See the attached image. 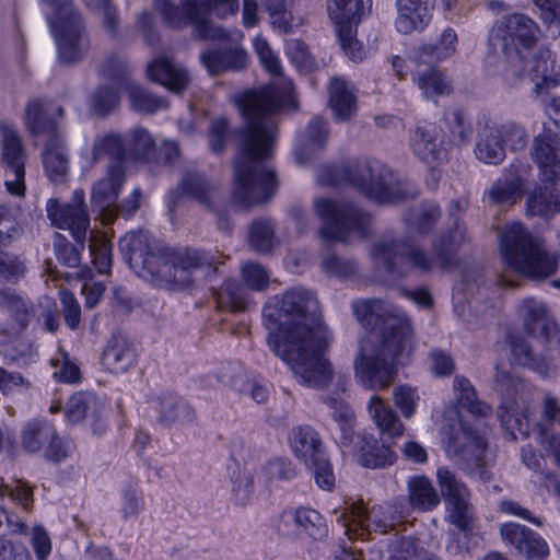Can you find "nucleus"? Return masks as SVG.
<instances>
[{
  "instance_id": "obj_1",
  "label": "nucleus",
  "mask_w": 560,
  "mask_h": 560,
  "mask_svg": "<svg viewBox=\"0 0 560 560\" xmlns=\"http://www.w3.org/2000/svg\"><path fill=\"white\" fill-rule=\"evenodd\" d=\"M262 318L270 350L289 365L298 382L314 388L331 382L334 372L325 353L334 337L312 291L294 288L269 298Z\"/></svg>"
},
{
  "instance_id": "obj_2",
  "label": "nucleus",
  "mask_w": 560,
  "mask_h": 560,
  "mask_svg": "<svg viewBox=\"0 0 560 560\" xmlns=\"http://www.w3.org/2000/svg\"><path fill=\"white\" fill-rule=\"evenodd\" d=\"M293 85L276 84L242 96L240 110L245 120L238 133V152L234 162L233 200L248 209L267 201L276 184L267 160L273 152L277 124L273 114L291 98Z\"/></svg>"
},
{
  "instance_id": "obj_3",
  "label": "nucleus",
  "mask_w": 560,
  "mask_h": 560,
  "mask_svg": "<svg viewBox=\"0 0 560 560\" xmlns=\"http://www.w3.org/2000/svg\"><path fill=\"white\" fill-rule=\"evenodd\" d=\"M358 322L373 330L359 343L353 365L355 377L373 390L388 388L396 375V363L411 351L412 329L402 310L382 299L352 303Z\"/></svg>"
},
{
  "instance_id": "obj_4",
  "label": "nucleus",
  "mask_w": 560,
  "mask_h": 560,
  "mask_svg": "<svg viewBox=\"0 0 560 560\" xmlns=\"http://www.w3.org/2000/svg\"><path fill=\"white\" fill-rule=\"evenodd\" d=\"M119 248L139 277L178 289L194 282L196 270L212 268L217 264L214 256L203 250L161 248L144 231L125 234L119 241Z\"/></svg>"
},
{
  "instance_id": "obj_5",
  "label": "nucleus",
  "mask_w": 560,
  "mask_h": 560,
  "mask_svg": "<svg viewBox=\"0 0 560 560\" xmlns=\"http://www.w3.org/2000/svg\"><path fill=\"white\" fill-rule=\"evenodd\" d=\"M540 37V26L527 14L502 15L489 30L486 62L497 72L509 65V74L515 80L523 73L522 55L528 54Z\"/></svg>"
},
{
  "instance_id": "obj_6",
  "label": "nucleus",
  "mask_w": 560,
  "mask_h": 560,
  "mask_svg": "<svg viewBox=\"0 0 560 560\" xmlns=\"http://www.w3.org/2000/svg\"><path fill=\"white\" fill-rule=\"evenodd\" d=\"M490 429H470L460 418L456 407H448L443 413L442 442L447 456L455 459L466 475L483 481L490 480L485 459L487 434Z\"/></svg>"
},
{
  "instance_id": "obj_7",
  "label": "nucleus",
  "mask_w": 560,
  "mask_h": 560,
  "mask_svg": "<svg viewBox=\"0 0 560 560\" xmlns=\"http://www.w3.org/2000/svg\"><path fill=\"white\" fill-rule=\"evenodd\" d=\"M464 238L463 230L458 224L448 235H442L435 243V259L417 246H407L392 240H382L373 247L374 262L392 276L402 277L407 273L405 265L422 273L431 272L435 266L443 269L452 265L450 249Z\"/></svg>"
},
{
  "instance_id": "obj_8",
  "label": "nucleus",
  "mask_w": 560,
  "mask_h": 560,
  "mask_svg": "<svg viewBox=\"0 0 560 560\" xmlns=\"http://www.w3.org/2000/svg\"><path fill=\"white\" fill-rule=\"evenodd\" d=\"M500 245L505 264L532 280H546L559 269V255L547 252L521 223H512L502 230Z\"/></svg>"
},
{
  "instance_id": "obj_9",
  "label": "nucleus",
  "mask_w": 560,
  "mask_h": 560,
  "mask_svg": "<svg viewBox=\"0 0 560 560\" xmlns=\"http://www.w3.org/2000/svg\"><path fill=\"white\" fill-rule=\"evenodd\" d=\"M342 179L349 182L364 196L380 203L413 198L417 189L398 182L395 175L378 161H364L342 167Z\"/></svg>"
},
{
  "instance_id": "obj_10",
  "label": "nucleus",
  "mask_w": 560,
  "mask_h": 560,
  "mask_svg": "<svg viewBox=\"0 0 560 560\" xmlns=\"http://www.w3.org/2000/svg\"><path fill=\"white\" fill-rule=\"evenodd\" d=\"M313 209L323 222L318 233L324 241L346 243L351 236L364 238L370 233L371 215L354 203L317 198Z\"/></svg>"
},
{
  "instance_id": "obj_11",
  "label": "nucleus",
  "mask_w": 560,
  "mask_h": 560,
  "mask_svg": "<svg viewBox=\"0 0 560 560\" xmlns=\"http://www.w3.org/2000/svg\"><path fill=\"white\" fill-rule=\"evenodd\" d=\"M44 1L55 10L48 23L60 60L65 63L78 62L90 49V39L80 13L72 8V0Z\"/></svg>"
},
{
  "instance_id": "obj_12",
  "label": "nucleus",
  "mask_w": 560,
  "mask_h": 560,
  "mask_svg": "<svg viewBox=\"0 0 560 560\" xmlns=\"http://www.w3.org/2000/svg\"><path fill=\"white\" fill-rule=\"evenodd\" d=\"M495 390L500 395L499 419L506 429L527 435L528 411L534 398V387L508 371L497 368Z\"/></svg>"
},
{
  "instance_id": "obj_13",
  "label": "nucleus",
  "mask_w": 560,
  "mask_h": 560,
  "mask_svg": "<svg viewBox=\"0 0 560 560\" xmlns=\"http://www.w3.org/2000/svg\"><path fill=\"white\" fill-rule=\"evenodd\" d=\"M394 514L393 508L388 504L374 505L366 510L361 502L353 504L350 513L339 515L337 522L349 539H366L372 532L386 534L394 529L396 525Z\"/></svg>"
},
{
  "instance_id": "obj_14",
  "label": "nucleus",
  "mask_w": 560,
  "mask_h": 560,
  "mask_svg": "<svg viewBox=\"0 0 560 560\" xmlns=\"http://www.w3.org/2000/svg\"><path fill=\"white\" fill-rule=\"evenodd\" d=\"M163 21L170 27L180 28L194 24L197 37L219 39L226 37L225 31L215 27L201 13L198 0H154Z\"/></svg>"
},
{
  "instance_id": "obj_15",
  "label": "nucleus",
  "mask_w": 560,
  "mask_h": 560,
  "mask_svg": "<svg viewBox=\"0 0 560 560\" xmlns=\"http://www.w3.org/2000/svg\"><path fill=\"white\" fill-rule=\"evenodd\" d=\"M438 483L445 499L447 521L465 534L472 529L474 509L470 491L456 475L446 467L436 470Z\"/></svg>"
},
{
  "instance_id": "obj_16",
  "label": "nucleus",
  "mask_w": 560,
  "mask_h": 560,
  "mask_svg": "<svg viewBox=\"0 0 560 560\" xmlns=\"http://www.w3.org/2000/svg\"><path fill=\"white\" fill-rule=\"evenodd\" d=\"M1 161L5 170V188L9 194L22 197L25 194L26 151L15 127L0 121Z\"/></svg>"
},
{
  "instance_id": "obj_17",
  "label": "nucleus",
  "mask_w": 560,
  "mask_h": 560,
  "mask_svg": "<svg viewBox=\"0 0 560 560\" xmlns=\"http://www.w3.org/2000/svg\"><path fill=\"white\" fill-rule=\"evenodd\" d=\"M522 63L523 73L515 80L509 74V65L497 73L502 77L509 86H515L529 79L535 82L534 91L536 94L556 88L560 83V65H556L552 52L548 48L539 49L530 59L527 58V54L522 55Z\"/></svg>"
},
{
  "instance_id": "obj_18",
  "label": "nucleus",
  "mask_w": 560,
  "mask_h": 560,
  "mask_svg": "<svg viewBox=\"0 0 560 560\" xmlns=\"http://www.w3.org/2000/svg\"><path fill=\"white\" fill-rule=\"evenodd\" d=\"M125 182L124 165L110 162L104 177L93 185L91 203L104 223H110L118 215V196Z\"/></svg>"
},
{
  "instance_id": "obj_19",
  "label": "nucleus",
  "mask_w": 560,
  "mask_h": 560,
  "mask_svg": "<svg viewBox=\"0 0 560 560\" xmlns=\"http://www.w3.org/2000/svg\"><path fill=\"white\" fill-rule=\"evenodd\" d=\"M47 217L58 229L69 230L73 238L83 246L90 226L88 212L84 208V194L75 190L72 203H60L50 198L46 203Z\"/></svg>"
},
{
  "instance_id": "obj_20",
  "label": "nucleus",
  "mask_w": 560,
  "mask_h": 560,
  "mask_svg": "<svg viewBox=\"0 0 560 560\" xmlns=\"http://www.w3.org/2000/svg\"><path fill=\"white\" fill-rule=\"evenodd\" d=\"M277 530L284 537L301 533L314 541H324L328 537V527L324 517L314 509L300 506L280 514Z\"/></svg>"
},
{
  "instance_id": "obj_21",
  "label": "nucleus",
  "mask_w": 560,
  "mask_h": 560,
  "mask_svg": "<svg viewBox=\"0 0 560 560\" xmlns=\"http://www.w3.org/2000/svg\"><path fill=\"white\" fill-rule=\"evenodd\" d=\"M65 115V108L48 98H32L25 105L24 126L32 136L57 131V120Z\"/></svg>"
},
{
  "instance_id": "obj_22",
  "label": "nucleus",
  "mask_w": 560,
  "mask_h": 560,
  "mask_svg": "<svg viewBox=\"0 0 560 560\" xmlns=\"http://www.w3.org/2000/svg\"><path fill=\"white\" fill-rule=\"evenodd\" d=\"M102 413L103 404L91 392L73 394L65 406V416L70 423L90 420L93 432L97 435L104 433L107 427Z\"/></svg>"
},
{
  "instance_id": "obj_23",
  "label": "nucleus",
  "mask_w": 560,
  "mask_h": 560,
  "mask_svg": "<svg viewBox=\"0 0 560 560\" xmlns=\"http://www.w3.org/2000/svg\"><path fill=\"white\" fill-rule=\"evenodd\" d=\"M502 539L515 548L527 560L545 558L548 555L546 540L528 527L517 523H505L500 527Z\"/></svg>"
},
{
  "instance_id": "obj_24",
  "label": "nucleus",
  "mask_w": 560,
  "mask_h": 560,
  "mask_svg": "<svg viewBox=\"0 0 560 560\" xmlns=\"http://www.w3.org/2000/svg\"><path fill=\"white\" fill-rule=\"evenodd\" d=\"M42 164L44 172L50 182L65 183L69 175V152L67 141L60 132L49 135L43 152Z\"/></svg>"
},
{
  "instance_id": "obj_25",
  "label": "nucleus",
  "mask_w": 560,
  "mask_h": 560,
  "mask_svg": "<svg viewBox=\"0 0 560 560\" xmlns=\"http://www.w3.org/2000/svg\"><path fill=\"white\" fill-rule=\"evenodd\" d=\"M395 27L401 34L422 32L431 22L435 8L433 0H397Z\"/></svg>"
},
{
  "instance_id": "obj_26",
  "label": "nucleus",
  "mask_w": 560,
  "mask_h": 560,
  "mask_svg": "<svg viewBox=\"0 0 560 560\" xmlns=\"http://www.w3.org/2000/svg\"><path fill=\"white\" fill-rule=\"evenodd\" d=\"M518 314L528 332L538 337L541 346L551 343L556 329L555 323L549 318L548 310L542 301L526 298L518 306Z\"/></svg>"
},
{
  "instance_id": "obj_27",
  "label": "nucleus",
  "mask_w": 560,
  "mask_h": 560,
  "mask_svg": "<svg viewBox=\"0 0 560 560\" xmlns=\"http://www.w3.org/2000/svg\"><path fill=\"white\" fill-rule=\"evenodd\" d=\"M413 154L431 167L441 164L445 158L438 128L432 124L417 126L410 135Z\"/></svg>"
},
{
  "instance_id": "obj_28",
  "label": "nucleus",
  "mask_w": 560,
  "mask_h": 560,
  "mask_svg": "<svg viewBox=\"0 0 560 560\" xmlns=\"http://www.w3.org/2000/svg\"><path fill=\"white\" fill-rule=\"evenodd\" d=\"M525 165L522 163L512 164L503 177L495 180L489 192V200L500 207H510L516 203L524 191Z\"/></svg>"
},
{
  "instance_id": "obj_29",
  "label": "nucleus",
  "mask_w": 560,
  "mask_h": 560,
  "mask_svg": "<svg viewBox=\"0 0 560 560\" xmlns=\"http://www.w3.org/2000/svg\"><path fill=\"white\" fill-rule=\"evenodd\" d=\"M137 359L133 343L122 335H113L103 350L102 364L110 373L122 374L136 365Z\"/></svg>"
},
{
  "instance_id": "obj_30",
  "label": "nucleus",
  "mask_w": 560,
  "mask_h": 560,
  "mask_svg": "<svg viewBox=\"0 0 560 560\" xmlns=\"http://www.w3.org/2000/svg\"><path fill=\"white\" fill-rule=\"evenodd\" d=\"M182 197L195 199L207 210H213L214 203L218 201L215 187L197 173L186 174L177 189L171 192L170 209L178 203Z\"/></svg>"
},
{
  "instance_id": "obj_31",
  "label": "nucleus",
  "mask_w": 560,
  "mask_h": 560,
  "mask_svg": "<svg viewBox=\"0 0 560 560\" xmlns=\"http://www.w3.org/2000/svg\"><path fill=\"white\" fill-rule=\"evenodd\" d=\"M148 402L158 411L156 420L164 427H170L176 421L190 422L196 417L192 407L173 394H151L148 396Z\"/></svg>"
},
{
  "instance_id": "obj_32",
  "label": "nucleus",
  "mask_w": 560,
  "mask_h": 560,
  "mask_svg": "<svg viewBox=\"0 0 560 560\" xmlns=\"http://www.w3.org/2000/svg\"><path fill=\"white\" fill-rule=\"evenodd\" d=\"M288 439L292 453L305 466H310V463L327 454L319 433L311 425L302 424L292 428Z\"/></svg>"
},
{
  "instance_id": "obj_33",
  "label": "nucleus",
  "mask_w": 560,
  "mask_h": 560,
  "mask_svg": "<svg viewBox=\"0 0 560 560\" xmlns=\"http://www.w3.org/2000/svg\"><path fill=\"white\" fill-rule=\"evenodd\" d=\"M329 135L328 121L322 117L310 120L305 130L299 133L294 150L295 159L305 164L319 153L326 145Z\"/></svg>"
},
{
  "instance_id": "obj_34",
  "label": "nucleus",
  "mask_w": 560,
  "mask_h": 560,
  "mask_svg": "<svg viewBox=\"0 0 560 560\" xmlns=\"http://www.w3.org/2000/svg\"><path fill=\"white\" fill-rule=\"evenodd\" d=\"M537 425L542 445L550 450L560 466V406L555 397H544L541 420Z\"/></svg>"
},
{
  "instance_id": "obj_35",
  "label": "nucleus",
  "mask_w": 560,
  "mask_h": 560,
  "mask_svg": "<svg viewBox=\"0 0 560 560\" xmlns=\"http://www.w3.org/2000/svg\"><path fill=\"white\" fill-rule=\"evenodd\" d=\"M478 140L475 148L477 159L486 164L497 165L505 159V148L490 119L482 114L478 117Z\"/></svg>"
},
{
  "instance_id": "obj_36",
  "label": "nucleus",
  "mask_w": 560,
  "mask_h": 560,
  "mask_svg": "<svg viewBox=\"0 0 560 560\" xmlns=\"http://www.w3.org/2000/svg\"><path fill=\"white\" fill-rule=\"evenodd\" d=\"M539 171L544 185L528 196L526 211L528 215L548 217L560 211V178L549 180Z\"/></svg>"
},
{
  "instance_id": "obj_37",
  "label": "nucleus",
  "mask_w": 560,
  "mask_h": 560,
  "mask_svg": "<svg viewBox=\"0 0 560 560\" xmlns=\"http://www.w3.org/2000/svg\"><path fill=\"white\" fill-rule=\"evenodd\" d=\"M150 80L160 83L173 93H182L189 83L187 71L165 57L155 59L148 66Z\"/></svg>"
},
{
  "instance_id": "obj_38",
  "label": "nucleus",
  "mask_w": 560,
  "mask_h": 560,
  "mask_svg": "<svg viewBox=\"0 0 560 560\" xmlns=\"http://www.w3.org/2000/svg\"><path fill=\"white\" fill-rule=\"evenodd\" d=\"M329 107L334 119L337 122H345L351 119L357 113V96L353 88L345 80L334 78L328 86Z\"/></svg>"
},
{
  "instance_id": "obj_39",
  "label": "nucleus",
  "mask_w": 560,
  "mask_h": 560,
  "mask_svg": "<svg viewBox=\"0 0 560 560\" xmlns=\"http://www.w3.org/2000/svg\"><path fill=\"white\" fill-rule=\"evenodd\" d=\"M0 308L9 312L12 320L15 323L12 331H4L7 335L19 336L34 316L32 302L8 288L0 287Z\"/></svg>"
},
{
  "instance_id": "obj_40",
  "label": "nucleus",
  "mask_w": 560,
  "mask_h": 560,
  "mask_svg": "<svg viewBox=\"0 0 560 560\" xmlns=\"http://www.w3.org/2000/svg\"><path fill=\"white\" fill-rule=\"evenodd\" d=\"M457 45L458 37L456 32L451 27H446L440 34L436 44H423L417 47L412 51V60L417 65H428L445 60L456 52Z\"/></svg>"
},
{
  "instance_id": "obj_41",
  "label": "nucleus",
  "mask_w": 560,
  "mask_h": 560,
  "mask_svg": "<svg viewBox=\"0 0 560 560\" xmlns=\"http://www.w3.org/2000/svg\"><path fill=\"white\" fill-rule=\"evenodd\" d=\"M217 308L221 312H243L248 307L246 289L236 280H226L212 292Z\"/></svg>"
},
{
  "instance_id": "obj_42",
  "label": "nucleus",
  "mask_w": 560,
  "mask_h": 560,
  "mask_svg": "<svg viewBox=\"0 0 560 560\" xmlns=\"http://www.w3.org/2000/svg\"><path fill=\"white\" fill-rule=\"evenodd\" d=\"M509 345L514 360L541 375H547L551 366V357L548 354H535L533 347L522 337L511 336Z\"/></svg>"
},
{
  "instance_id": "obj_43",
  "label": "nucleus",
  "mask_w": 560,
  "mask_h": 560,
  "mask_svg": "<svg viewBox=\"0 0 560 560\" xmlns=\"http://www.w3.org/2000/svg\"><path fill=\"white\" fill-rule=\"evenodd\" d=\"M105 155L112 158V162H119L124 165L126 147L120 133L110 131L95 136L91 147V163L96 164Z\"/></svg>"
},
{
  "instance_id": "obj_44",
  "label": "nucleus",
  "mask_w": 560,
  "mask_h": 560,
  "mask_svg": "<svg viewBox=\"0 0 560 560\" xmlns=\"http://www.w3.org/2000/svg\"><path fill=\"white\" fill-rule=\"evenodd\" d=\"M54 436V424L42 418L26 422L20 433L22 447L30 453L40 451Z\"/></svg>"
},
{
  "instance_id": "obj_45",
  "label": "nucleus",
  "mask_w": 560,
  "mask_h": 560,
  "mask_svg": "<svg viewBox=\"0 0 560 560\" xmlns=\"http://www.w3.org/2000/svg\"><path fill=\"white\" fill-rule=\"evenodd\" d=\"M408 500L419 511H431L440 503V497L425 476L411 477L407 483Z\"/></svg>"
},
{
  "instance_id": "obj_46",
  "label": "nucleus",
  "mask_w": 560,
  "mask_h": 560,
  "mask_svg": "<svg viewBox=\"0 0 560 560\" xmlns=\"http://www.w3.org/2000/svg\"><path fill=\"white\" fill-rule=\"evenodd\" d=\"M419 90L427 100L436 101L440 96H445L451 93V85L445 74L436 67H428L423 70H418L415 78Z\"/></svg>"
},
{
  "instance_id": "obj_47",
  "label": "nucleus",
  "mask_w": 560,
  "mask_h": 560,
  "mask_svg": "<svg viewBox=\"0 0 560 560\" xmlns=\"http://www.w3.org/2000/svg\"><path fill=\"white\" fill-rule=\"evenodd\" d=\"M443 126L451 143L464 147L471 140L472 128L467 115L457 107L445 110Z\"/></svg>"
},
{
  "instance_id": "obj_48",
  "label": "nucleus",
  "mask_w": 560,
  "mask_h": 560,
  "mask_svg": "<svg viewBox=\"0 0 560 560\" xmlns=\"http://www.w3.org/2000/svg\"><path fill=\"white\" fill-rule=\"evenodd\" d=\"M327 12L336 27L358 25L366 13L363 0H327Z\"/></svg>"
},
{
  "instance_id": "obj_49",
  "label": "nucleus",
  "mask_w": 560,
  "mask_h": 560,
  "mask_svg": "<svg viewBox=\"0 0 560 560\" xmlns=\"http://www.w3.org/2000/svg\"><path fill=\"white\" fill-rule=\"evenodd\" d=\"M369 413L382 432L390 436H399L402 434L404 425L395 410L386 405L378 396L371 397Z\"/></svg>"
},
{
  "instance_id": "obj_50",
  "label": "nucleus",
  "mask_w": 560,
  "mask_h": 560,
  "mask_svg": "<svg viewBox=\"0 0 560 560\" xmlns=\"http://www.w3.org/2000/svg\"><path fill=\"white\" fill-rule=\"evenodd\" d=\"M454 392L458 404L468 410L474 417L487 418L492 413V408L485 401L477 399V395L470 381L464 376H456Z\"/></svg>"
},
{
  "instance_id": "obj_51",
  "label": "nucleus",
  "mask_w": 560,
  "mask_h": 560,
  "mask_svg": "<svg viewBox=\"0 0 560 560\" xmlns=\"http://www.w3.org/2000/svg\"><path fill=\"white\" fill-rule=\"evenodd\" d=\"M276 243L277 240L272 221L258 219L250 223L248 231V244L252 249L261 254H267L275 248Z\"/></svg>"
},
{
  "instance_id": "obj_52",
  "label": "nucleus",
  "mask_w": 560,
  "mask_h": 560,
  "mask_svg": "<svg viewBox=\"0 0 560 560\" xmlns=\"http://www.w3.org/2000/svg\"><path fill=\"white\" fill-rule=\"evenodd\" d=\"M324 402L331 410L332 419L338 423L342 433V444L351 442L353 433L354 413L349 405L334 396L324 398Z\"/></svg>"
},
{
  "instance_id": "obj_53",
  "label": "nucleus",
  "mask_w": 560,
  "mask_h": 560,
  "mask_svg": "<svg viewBox=\"0 0 560 560\" xmlns=\"http://www.w3.org/2000/svg\"><path fill=\"white\" fill-rule=\"evenodd\" d=\"M127 90L131 107L137 112L153 114L167 107L166 100L149 93L138 84L128 83Z\"/></svg>"
},
{
  "instance_id": "obj_54",
  "label": "nucleus",
  "mask_w": 560,
  "mask_h": 560,
  "mask_svg": "<svg viewBox=\"0 0 560 560\" xmlns=\"http://www.w3.org/2000/svg\"><path fill=\"white\" fill-rule=\"evenodd\" d=\"M233 501L245 506L254 492V471L249 467H238L231 475Z\"/></svg>"
},
{
  "instance_id": "obj_55",
  "label": "nucleus",
  "mask_w": 560,
  "mask_h": 560,
  "mask_svg": "<svg viewBox=\"0 0 560 560\" xmlns=\"http://www.w3.org/2000/svg\"><path fill=\"white\" fill-rule=\"evenodd\" d=\"M128 145L137 159L148 163L155 160V142L152 135L147 129L141 127L131 129Z\"/></svg>"
},
{
  "instance_id": "obj_56",
  "label": "nucleus",
  "mask_w": 560,
  "mask_h": 560,
  "mask_svg": "<svg viewBox=\"0 0 560 560\" xmlns=\"http://www.w3.org/2000/svg\"><path fill=\"white\" fill-rule=\"evenodd\" d=\"M395 460V453L387 446L377 442L366 443L360 452L359 462L366 468H384Z\"/></svg>"
},
{
  "instance_id": "obj_57",
  "label": "nucleus",
  "mask_w": 560,
  "mask_h": 560,
  "mask_svg": "<svg viewBox=\"0 0 560 560\" xmlns=\"http://www.w3.org/2000/svg\"><path fill=\"white\" fill-rule=\"evenodd\" d=\"M490 124L497 129L504 148L506 145L511 150H522L526 147L528 136L526 130L520 124L512 120L501 124L490 121Z\"/></svg>"
},
{
  "instance_id": "obj_58",
  "label": "nucleus",
  "mask_w": 560,
  "mask_h": 560,
  "mask_svg": "<svg viewBox=\"0 0 560 560\" xmlns=\"http://www.w3.org/2000/svg\"><path fill=\"white\" fill-rule=\"evenodd\" d=\"M143 511L142 492L137 483L130 482L121 490L120 514L127 520L137 518Z\"/></svg>"
},
{
  "instance_id": "obj_59",
  "label": "nucleus",
  "mask_w": 560,
  "mask_h": 560,
  "mask_svg": "<svg viewBox=\"0 0 560 560\" xmlns=\"http://www.w3.org/2000/svg\"><path fill=\"white\" fill-rule=\"evenodd\" d=\"M90 253L93 264L100 273H106L112 267V244L103 235L91 232Z\"/></svg>"
},
{
  "instance_id": "obj_60",
  "label": "nucleus",
  "mask_w": 560,
  "mask_h": 560,
  "mask_svg": "<svg viewBox=\"0 0 560 560\" xmlns=\"http://www.w3.org/2000/svg\"><path fill=\"white\" fill-rule=\"evenodd\" d=\"M9 497L13 502L28 511L33 504V491L27 482L15 480L11 485L4 483L0 477V499Z\"/></svg>"
},
{
  "instance_id": "obj_61",
  "label": "nucleus",
  "mask_w": 560,
  "mask_h": 560,
  "mask_svg": "<svg viewBox=\"0 0 560 560\" xmlns=\"http://www.w3.org/2000/svg\"><path fill=\"white\" fill-rule=\"evenodd\" d=\"M264 4L269 12L272 26L282 33L289 32L293 20L289 10L290 0H264Z\"/></svg>"
},
{
  "instance_id": "obj_62",
  "label": "nucleus",
  "mask_w": 560,
  "mask_h": 560,
  "mask_svg": "<svg viewBox=\"0 0 560 560\" xmlns=\"http://www.w3.org/2000/svg\"><path fill=\"white\" fill-rule=\"evenodd\" d=\"M85 4L94 12L103 14V26L105 31L116 36L119 28V15L113 0H83Z\"/></svg>"
},
{
  "instance_id": "obj_63",
  "label": "nucleus",
  "mask_w": 560,
  "mask_h": 560,
  "mask_svg": "<svg viewBox=\"0 0 560 560\" xmlns=\"http://www.w3.org/2000/svg\"><path fill=\"white\" fill-rule=\"evenodd\" d=\"M266 485L279 480H290L295 476V469L290 459L271 458L261 468Z\"/></svg>"
},
{
  "instance_id": "obj_64",
  "label": "nucleus",
  "mask_w": 560,
  "mask_h": 560,
  "mask_svg": "<svg viewBox=\"0 0 560 560\" xmlns=\"http://www.w3.org/2000/svg\"><path fill=\"white\" fill-rule=\"evenodd\" d=\"M117 86H100L91 98V107L98 116L107 115L118 106Z\"/></svg>"
}]
</instances>
